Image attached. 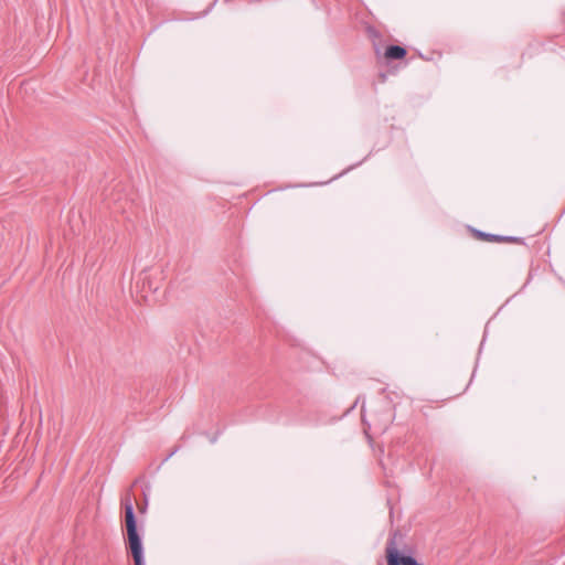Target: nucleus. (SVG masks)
I'll use <instances>...</instances> for the list:
<instances>
[{"label": "nucleus", "mask_w": 565, "mask_h": 565, "mask_svg": "<svg viewBox=\"0 0 565 565\" xmlns=\"http://www.w3.org/2000/svg\"><path fill=\"white\" fill-rule=\"evenodd\" d=\"M395 417V408L391 401L383 398L369 408L362 407V422L364 425V433L366 436H381L383 435Z\"/></svg>", "instance_id": "f257e3e1"}, {"label": "nucleus", "mask_w": 565, "mask_h": 565, "mask_svg": "<svg viewBox=\"0 0 565 565\" xmlns=\"http://www.w3.org/2000/svg\"><path fill=\"white\" fill-rule=\"evenodd\" d=\"M125 524L127 531L126 545L129 550L135 565H146L142 540L137 527V518L131 499L126 498L125 502Z\"/></svg>", "instance_id": "f03ea898"}, {"label": "nucleus", "mask_w": 565, "mask_h": 565, "mask_svg": "<svg viewBox=\"0 0 565 565\" xmlns=\"http://www.w3.org/2000/svg\"><path fill=\"white\" fill-rule=\"evenodd\" d=\"M397 535L398 532H394L386 543L385 554L387 565H424L417 562L415 557L405 555L399 551L396 543Z\"/></svg>", "instance_id": "7ed1b4c3"}, {"label": "nucleus", "mask_w": 565, "mask_h": 565, "mask_svg": "<svg viewBox=\"0 0 565 565\" xmlns=\"http://www.w3.org/2000/svg\"><path fill=\"white\" fill-rule=\"evenodd\" d=\"M472 233L476 238L484 242L524 244V238L518 236L491 234L476 228L472 230Z\"/></svg>", "instance_id": "20e7f679"}, {"label": "nucleus", "mask_w": 565, "mask_h": 565, "mask_svg": "<svg viewBox=\"0 0 565 565\" xmlns=\"http://www.w3.org/2000/svg\"><path fill=\"white\" fill-rule=\"evenodd\" d=\"M406 54V49L399 45H388L385 50V57L388 60H402Z\"/></svg>", "instance_id": "39448f33"}, {"label": "nucleus", "mask_w": 565, "mask_h": 565, "mask_svg": "<svg viewBox=\"0 0 565 565\" xmlns=\"http://www.w3.org/2000/svg\"><path fill=\"white\" fill-rule=\"evenodd\" d=\"M148 491H150V486L149 484H146V487L143 488L142 490V493H143V497H145V500L148 499L147 495H148Z\"/></svg>", "instance_id": "423d86ee"}, {"label": "nucleus", "mask_w": 565, "mask_h": 565, "mask_svg": "<svg viewBox=\"0 0 565 565\" xmlns=\"http://www.w3.org/2000/svg\"><path fill=\"white\" fill-rule=\"evenodd\" d=\"M179 450V447H175L166 458H164V461H167L168 459H170L177 451Z\"/></svg>", "instance_id": "0eeeda50"}, {"label": "nucleus", "mask_w": 565, "mask_h": 565, "mask_svg": "<svg viewBox=\"0 0 565 565\" xmlns=\"http://www.w3.org/2000/svg\"><path fill=\"white\" fill-rule=\"evenodd\" d=\"M147 505H148V499H146L143 507H140V508H139V512H140V513H145V512H146V509H147Z\"/></svg>", "instance_id": "6e6552de"}, {"label": "nucleus", "mask_w": 565, "mask_h": 565, "mask_svg": "<svg viewBox=\"0 0 565 565\" xmlns=\"http://www.w3.org/2000/svg\"><path fill=\"white\" fill-rule=\"evenodd\" d=\"M380 76H381V81H382V82H385V81H386V75H385L384 73H381V74H380Z\"/></svg>", "instance_id": "1a4fd4ad"}]
</instances>
